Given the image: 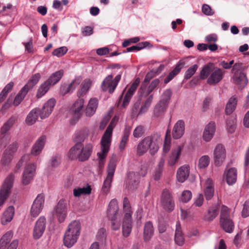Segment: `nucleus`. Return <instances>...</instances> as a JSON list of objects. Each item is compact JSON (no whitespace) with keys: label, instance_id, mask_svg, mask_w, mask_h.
Here are the masks:
<instances>
[{"label":"nucleus","instance_id":"nucleus-59","mask_svg":"<svg viewBox=\"0 0 249 249\" xmlns=\"http://www.w3.org/2000/svg\"><path fill=\"white\" fill-rule=\"evenodd\" d=\"M192 196V193L190 191L184 190L182 192L179 199L183 202H187L191 199Z\"/></svg>","mask_w":249,"mask_h":249},{"label":"nucleus","instance_id":"nucleus-23","mask_svg":"<svg viewBox=\"0 0 249 249\" xmlns=\"http://www.w3.org/2000/svg\"><path fill=\"white\" fill-rule=\"evenodd\" d=\"M185 131V123L182 120L178 121L175 124L172 132L173 138L175 139L180 138Z\"/></svg>","mask_w":249,"mask_h":249},{"label":"nucleus","instance_id":"nucleus-18","mask_svg":"<svg viewBox=\"0 0 249 249\" xmlns=\"http://www.w3.org/2000/svg\"><path fill=\"white\" fill-rule=\"evenodd\" d=\"M46 218L44 216H40L36 223L33 236L36 239H39L43 234L46 227Z\"/></svg>","mask_w":249,"mask_h":249},{"label":"nucleus","instance_id":"nucleus-63","mask_svg":"<svg viewBox=\"0 0 249 249\" xmlns=\"http://www.w3.org/2000/svg\"><path fill=\"white\" fill-rule=\"evenodd\" d=\"M131 131V127L129 126H126L124 129L123 132V135L121 139V142H124L125 143H127L128 138L129 136V134Z\"/></svg>","mask_w":249,"mask_h":249},{"label":"nucleus","instance_id":"nucleus-8","mask_svg":"<svg viewBox=\"0 0 249 249\" xmlns=\"http://www.w3.org/2000/svg\"><path fill=\"white\" fill-rule=\"evenodd\" d=\"M14 179V176L11 174L9 175L4 180L0 189V207L3 205L9 196L13 187Z\"/></svg>","mask_w":249,"mask_h":249},{"label":"nucleus","instance_id":"nucleus-55","mask_svg":"<svg viewBox=\"0 0 249 249\" xmlns=\"http://www.w3.org/2000/svg\"><path fill=\"white\" fill-rule=\"evenodd\" d=\"M153 99V95H150L145 101L144 105L142 107L140 113H143L146 112L150 106Z\"/></svg>","mask_w":249,"mask_h":249},{"label":"nucleus","instance_id":"nucleus-41","mask_svg":"<svg viewBox=\"0 0 249 249\" xmlns=\"http://www.w3.org/2000/svg\"><path fill=\"white\" fill-rule=\"evenodd\" d=\"M220 225L223 230L228 233H231L233 231L234 225L232 219L225 220L223 222L220 221Z\"/></svg>","mask_w":249,"mask_h":249},{"label":"nucleus","instance_id":"nucleus-47","mask_svg":"<svg viewBox=\"0 0 249 249\" xmlns=\"http://www.w3.org/2000/svg\"><path fill=\"white\" fill-rule=\"evenodd\" d=\"M40 78L41 75L39 73L35 74L31 77L27 84L24 87H26V89L29 90L38 83Z\"/></svg>","mask_w":249,"mask_h":249},{"label":"nucleus","instance_id":"nucleus-13","mask_svg":"<svg viewBox=\"0 0 249 249\" xmlns=\"http://www.w3.org/2000/svg\"><path fill=\"white\" fill-rule=\"evenodd\" d=\"M54 211L59 222H63L68 213V205L66 201L64 199H60L54 207Z\"/></svg>","mask_w":249,"mask_h":249},{"label":"nucleus","instance_id":"nucleus-10","mask_svg":"<svg viewBox=\"0 0 249 249\" xmlns=\"http://www.w3.org/2000/svg\"><path fill=\"white\" fill-rule=\"evenodd\" d=\"M226 150L223 145L218 144L214 147L213 151V160L215 166H221L226 159Z\"/></svg>","mask_w":249,"mask_h":249},{"label":"nucleus","instance_id":"nucleus-16","mask_svg":"<svg viewBox=\"0 0 249 249\" xmlns=\"http://www.w3.org/2000/svg\"><path fill=\"white\" fill-rule=\"evenodd\" d=\"M13 236L11 231L6 232L0 239V249H16L18 245V241L15 240L9 244Z\"/></svg>","mask_w":249,"mask_h":249},{"label":"nucleus","instance_id":"nucleus-2","mask_svg":"<svg viewBox=\"0 0 249 249\" xmlns=\"http://www.w3.org/2000/svg\"><path fill=\"white\" fill-rule=\"evenodd\" d=\"M224 71L221 69L214 67L212 63L205 65L200 72V78H207V82L211 85H215L220 82L223 78Z\"/></svg>","mask_w":249,"mask_h":249},{"label":"nucleus","instance_id":"nucleus-12","mask_svg":"<svg viewBox=\"0 0 249 249\" xmlns=\"http://www.w3.org/2000/svg\"><path fill=\"white\" fill-rule=\"evenodd\" d=\"M240 68V64H235L232 69V71L234 73L232 77L234 83L238 86L239 88L242 89L245 87L248 82V80L245 74L240 71H235V70Z\"/></svg>","mask_w":249,"mask_h":249},{"label":"nucleus","instance_id":"nucleus-53","mask_svg":"<svg viewBox=\"0 0 249 249\" xmlns=\"http://www.w3.org/2000/svg\"><path fill=\"white\" fill-rule=\"evenodd\" d=\"M210 162V158L208 155L202 156L199 160L198 166L199 168L207 167Z\"/></svg>","mask_w":249,"mask_h":249},{"label":"nucleus","instance_id":"nucleus-54","mask_svg":"<svg viewBox=\"0 0 249 249\" xmlns=\"http://www.w3.org/2000/svg\"><path fill=\"white\" fill-rule=\"evenodd\" d=\"M197 69L198 66L196 64H194L190 67L185 73L184 79L186 80L190 79L195 73Z\"/></svg>","mask_w":249,"mask_h":249},{"label":"nucleus","instance_id":"nucleus-44","mask_svg":"<svg viewBox=\"0 0 249 249\" xmlns=\"http://www.w3.org/2000/svg\"><path fill=\"white\" fill-rule=\"evenodd\" d=\"M168 105L160 101L155 107L154 110V115L156 117L161 115L165 111Z\"/></svg>","mask_w":249,"mask_h":249},{"label":"nucleus","instance_id":"nucleus-32","mask_svg":"<svg viewBox=\"0 0 249 249\" xmlns=\"http://www.w3.org/2000/svg\"><path fill=\"white\" fill-rule=\"evenodd\" d=\"M138 178L133 172L128 173L126 179V187L130 190L136 188L138 185Z\"/></svg>","mask_w":249,"mask_h":249},{"label":"nucleus","instance_id":"nucleus-26","mask_svg":"<svg viewBox=\"0 0 249 249\" xmlns=\"http://www.w3.org/2000/svg\"><path fill=\"white\" fill-rule=\"evenodd\" d=\"M107 213L108 218L121 216L119 213V207L116 199H113L110 201Z\"/></svg>","mask_w":249,"mask_h":249},{"label":"nucleus","instance_id":"nucleus-46","mask_svg":"<svg viewBox=\"0 0 249 249\" xmlns=\"http://www.w3.org/2000/svg\"><path fill=\"white\" fill-rule=\"evenodd\" d=\"M51 87V86L45 81L39 87L36 95V97L38 98L42 97L48 92Z\"/></svg>","mask_w":249,"mask_h":249},{"label":"nucleus","instance_id":"nucleus-5","mask_svg":"<svg viewBox=\"0 0 249 249\" xmlns=\"http://www.w3.org/2000/svg\"><path fill=\"white\" fill-rule=\"evenodd\" d=\"M81 231V224L78 220L72 221L68 226L63 241L65 246L71 247L77 241Z\"/></svg>","mask_w":249,"mask_h":249},{"label":"nucleus","instance_id":"nucleus-24","mask_svg":"<svg viewBox=\"0 0 249 249\" xmlns=\"http://www.w3.org/2000/svg\"><path fill=\"white\" fill-rule=\"evenodd\" d=\"M189 174V166L188 165H182L177 171V179L178 182L183 183L188 178Z\"/></svg>","mask_w":249,"mask_h":249},{"label":"nucleus","instance_id":"nucleus-56","mask_svg":"<svg viewBox=\"0 0 249 249\" xmlns=\"http://www.w3.org/2000/svg\"><path fill=\"white\" fill-rule=\"evenodd\" d=\"M145 129L142 125L137 126L133 130V136L135 138L141 137L144 133Z\"/></svg>","mask_w":249,"mask_h":249},{"label":"nucleus","instance_id":"nucleus-40","mask_svg":"<svg viewBox=\"0 0 249 249\" xmlns=\"http://www.w3.org/2000/svg\"><path fill=\"white\" fill-rule=\"evenodd\" d=\"M92 84V81L89 79H85L81 85V89L78 90L77 95L81 97L85 95L89 90Z\"/></svg>","mask_w":249,"mask_h":249},{"label":"nucleus","instance_id":"nucleus-22","mask_svg":"<svg viewBox=\"0 0 249 249\" xmlns=\"http://www.w3.org/2000/svg\"><path fill=\"white\" fill-rule=\"evenodd\" d=\"M203 192L207 200H211L214 193V183L213 180L208 178L203 187Z\"/></svg>","mask_w":249,"mask_h":249},{"label":"nucleus","instance_id":"nucleus-50","mask_svg":"<svg viewBox=\"0 0 249 249\" xmlns=\"http://www.w3.org/2000/svg\"><path fill=\"white\" fill-rule=\"evenodd\" d=\"M170 131L167 130L165 138V141L163 147V151L164 153H167L170 148L171 139H170Z\"/></svg>","mask_w":249,"mask_h":249},{"label":"nucleus","instance_id":"nucleus-17","mask_svg":"<svg viewBox=\"0 0 249 249\" xmlns=\"http://www.w3.org/2000/svg\"><path fill=\"white\" fill-rule=\"evenodd\" d=\"M216 131V124L214 122L207 124L203 130L202 138L205 142H209L213 138Z\"/></svg>","mask_w":249,"mask_h":249},{"label":"nucleus","instance_id":"nucleus-14","mask_svg":"<svg viewBox=\"0 0 249 249\" xmlns=\"http://www.w3.org/2000/svg\"><path fill=\"white\" fill-rule=\"evenodd\" d=\"M45 196L43 194H38L34 200L30 210L31 215L36 217L41 212L44 204Z\"/></svg>","mask_w":249,"mask_h":249},{"label":"nucleus","instance_id":"nucleus-57","mask_svg":"<svg viewBox=\"0 0 249 249\" xmlns=\"http://www.w3.org/2000/svg\"><path fill=\"white\" fill-rule=\"evenodd\" d=\"M61 162V157L59 155L53 156L50 161V166L52 168L57 167Z\"/></svg>","mask_w":249,"mask_h":249},{"label":"nucleus","instance_id":"nucleus-9","mask_svg":"<svg viewBox=\"0 0 249 249\" xmlns=\"http://www.w3.org/2000/svg\"><path fill=\"white\" fill-rule=\"evenodd\" d=\"M121 79V74H118L114 79L112 75H108L102 82L101 88L104 91H108L109 93H112Z\"/></svg>","mask_w":249,"mask_h":249},{"label":"nucleus","instance_id":"nucleus-43","mask_svg":"<svg viewBox=\"0 0 249 249\" xmlns=\"http://www.w3.org/2000/svg\"><path fill=\"white\" fill-rule=\"evenodd\" d=\"M16 121V119L14 117L10 118L1 126L0 133L2 134L6 133L13 126Z\"/></svg>","mask_w":249,"mask_h":249},{"label":"nucleus","instance_id":"nucleus-11","mask_svg":"<svg viewBox=\"0 0 249 249\" xmlns=\"http://www.w3.org/2000/svg\"><path fill=\"white\" fill-rule=\"evenodd\" d=\"M36 164L35 163H30L27 164L23 170L21 183L23 185H27L33 180L36 175Z\"/></svg>","mask_w":249,"mask_h":249},{"label":"nucleus","instance_id":"nucleus-4","mask_svg":"<svg viewBox=\"0 0 249 249\" xmlns=\"http://www.w3.org/2000/svg\"><path fill=\"white\" fill-rule=\"evenodd\" d=\"M93 145L89 143L85 146L81 143H75L69 151L67 157L69 160L78 159L83 161L88 160L92 152Z\"/></svg>","mask_w":249,"mask_h":249},{"label":"nucleus","instance_id":"nucleus-38","mask_svg":"<svg viewBox=\"0 0 249 249\" xmlns=\"http://www.w3.org/2000/svg\"><path fill=\"white\" fill-rule=\"evenodd\" d=\"M175 242L178 246H182L184 243V238L181 230L180 226L177 224L175 233Z\"/></svg>","mask_w":249,"mask_h":249},{"label":"nucleus","instance_id":"nucleus-30","mask_svg":"<svg viewBox=\"0 0 249 249\" xmlns=\"http://www.w3.org/2000/svg\"><path fill=\"white\" fill-rule=\"evenodd\" d=\"M98 100L96 98H91L86 108L85 114L88 117H91L93 115L97 108Z\"/></svg>","mask_w":249,"mask_h":249},{"label":"nucleus","instance_id":"nucleus-15","mask_svg":"<svg viewBox=\"0 0 249 249\" xmlns=\"http://www.w3.org/2000/svg\"><path fill=\"white\" fill-rule=\"evenodd\" d=\"M161 203L163 209L167 212L172 211L175 208V203L170 192L164 190L162 193Z\"/></svg>","mask_w":249,"mask_h":249},{"label":"nucleus","instance_id":"nucleus-39","mask_svg":"<svg viewBox=\"0 0 249 249\" xmlns=\"http://www.w3.org/2000/svg\"><path fill=\"white\" fill-rule=\"evenodd\" d=\"M232 213L231 210L225 205H222L220 211V221L223 222L225 220L232 219Z\"/></svg>","mask_w":249,"mask_h":249},{"label":"nucleus","instance_id":"nucleus-42","mask_svg":"<svg viewBox=\"0 0 249 249\" xmlns=\"http://www.w3.org/2000/svg\"><path fill=\"white\" fill-rule=\"evenodd\" d=\"M183 64L181 63H178L175 68L171 71L166 78L164 79L165 84L170 82L177 74H178L182 68Z\"/></svg>","mask_w":249,"mask_h":249},{"label":"nucleus","instance_id":"nucleus-7","mask_svg":"<svg viewBox=\"0 0 249 249\" xmlns=\"http://www.w3.org/2000/svg\"><path fill=\"white\" fill-rule=\"evenodd\" d=\"M118 161V157L115 155L113 154L109 163L108 164L107 168V177L105 179L104 184L102 187V191L105 194H107L109 191L112 179L114 175V172L116 167V164Z\"/></svg>","mask_w":249,"mask_h":249},{"label":"nucleus","instance_id":"nucleus-29","mask_svg":"<svg viewBox=\"0 0 249 249\" xmlns=\"http://www.w3.org/2000/svg\"><path fill=\"white\" fill-rule=\"evenodd\" d=\"M84 100L82 98L78 99L71 108V112L78 119L81 115V111L84 107Z\"/></svg>","mask_w":249,"mask_h":249},{"label":"nucleus","instance_id":"nucleus-36","mask_svg":"<svg viewBox=\"0 0 249 249\" xmlns=\"http://www.w3.org/2000/svg\"><path fill=\"white\" fill-rule=\"evenodd\" d=\"M64 71L63 70H59L53 73L46 81L51 86L56 84L61 79L63 75Z\"/></svg>","mask_w":249,"mask_h":249},{"label":"nucleus","instance_id":"nucleus-1","mask_svg":"<svg viewBox=\"0 0 249 249\" xmlns=\"http://www.w3.org/2000/svg\"><path fill=\"white\" fill-rule=\"evenodd\" d=\"M118 120V118L117 116L113 117L102 138L101 141V151L97 154L100 167L103 166L105 163V159L107 155L111 145L112 130L113 127L116 125Z\"/></svg>","mask_w":249,"mask_h":249},{"label":"nucleus","instance_id":"nucleus-28","mask_svg":"<svg viewBox=\"0 0 249 249\" xmlns=\"http://www.w3.org/2000/svg\"><path fill=\"white\" fill-rule=\"evenodd\" d=\"M15 213V208L13 206L8 207L3 212L0 219L1 224L6 225L13 219Z\"/></svg>","mask_w":249,"mask_h":249},{"label":"nucleus","instance_id":"nucleus-51","mask_svg":"<svg viewBox=\"0 0 249 249\" xmlns=\"http://www.w3.org/2000/svg\"><path fill=\"white\" fill-rule=\"evenodd\" d=\"M236 120L234 118L229 117L226 120V127L230 133L234 132L235 129Z\"/></svg>","mask_w":249,"mask_h":249},{"label":"nucleus","instance_id":"nucleus-19","mask_svg":"<svg viewBox=\"0 0 249 249\" xmlns=\"http://www.w3.org/2000/svg\"><path fill=\"white\" fill-rule=\"evenodd\" d=\"M55 103V100L51 98L44 104L42 109L39 111L40 117L42 119L46 118L51 114Z\"/></svg>","mask_w":249,"mask_h":249},{"label":"nucleus","instance_id":"nucleus-45","mask_svg":"<svg viewBox=\"0 0 249 249\" xmlns=\"http://www.w3.org/2000/svg\"><path fill=\"white\" fill-rule=\"evenodd\" d=\"M28 90L26 89V87H24L18 93V94L15 97L13 104L17 106L20 104L21 101L23 100L25 95L27 93Z\"/></svg>","mask_w":249,"mask_h":249},{"label":"nucleus","instance_id":"nucleus-21","mask_svg":"<svg viewBox=\"0 0 249 249\" xmlns=\"http://www.w3.org/2000/svg\"><path fill=\"white\" fill-rule=\"evenodd\" d=\"M182 150V147L180 145H178L172 149L168 158V166L172 167L176 164L180 156Z\"/></svg>","mask_w":249,"mask_h":249},{"label":"nucleus","instance_id":"nucleus-52","mask_svg":"<svg viewBox=\"0 0 249 249\" xmlns=\"http://www.w3.org/2000/svg\"><path fill=\"white\" fill-rule=\"evenodd\" d=\"M172 94V92L171 89H166L161 94L160 101L168 105Z\"/></svg>","mask_w":249,"mask_h":249},{"label":"nucleus","instance_id":"nucleus-48","mask_svg":"<svg viewBox=\"0 0 249 249\" xmlns=\"http://www.w3.org/2000/svg\"><path fill=\"white\" fill-rule=\"evenodd\" d=\"M111 222V228L112 230H119L121 227V216L108 218Z\"/></svg>","mask_w":249,"mask_h":249},{"label":"nucleus","instance_id":"nucleus-37","mask_svg":"<svg viewBox=\"0 0 249 249\" xmlns=\"http://www.w3.org/2000/svg\"><path fill=\"white\" fill-rule=\"evenodd\" d=\"M38 112V109L34 108L29 112L25 120V123L27 125H31L36 123L37 119Z\"/></svg>","mask_w":249,"mask_h":249},{"label":"nucleus","instance_id":"nucleus-3","mask_svg":"<svg viewBox=\"0 0 249 249\" xmlns=\"http://www.w3.org/2000/svg\"><path fill=\"white\" fill-rule=\"evenodd\" d=\"M158 137L153 135L148 136L139 141L136 146V155L142 156L147 152L151 155H155L159 149Z\"/></svg>","mask_w":249,"mask_h":249},{"label":"nucleus","instance_id":"nucleus-27","mask_svg":"<svg viewBox=\"0 0 249 249\" xmlns=\"http://www.w3.org/2000/svg\"><path fill=\"white\" fill-rule=\"evenodd\" d=\"M89 134V130L87 127L76 131L73 136V140L75 143H81L88 137Z\"/></svg>","mask_w":249,"mask_h":249},{"label":"nucleus","instance_id":"nucleus-20","mask_svg":"<svg viewBox=\"0 0 249 249\" xmlns=\"http://www.w3.org/2000/svg\"><path fill=\"white\" fill-rule=\"evenodd\" d=\"M182 150V147L180 145H178L172 149L168 158V166L172 167L176 164L180 156Z\"/></svg>","mask_w":249,"mask_h":249},{"label":"nucleus","instance_id":"nucleus-6","mask_svg":"<svg viewBox=\"0 0 249 249\" xmlns=\"http://www.w3.org/2000/svg\"><path fill=\"white\" fill-rule=\"evenodd\" d=\"M123 212L124 217L122 224V233L124 237H127L132 231L133 212L129 201L127 197H124L123 200Z\"/></svg>","mask_w":249,"mask_h":249},{"label":"nucleus","instance_id":"nucleus-64","mask_svg":"<svg viewBox=\"0 0 249 249\" xmlns=\"http://www.w3.org/2000/svg\"><path fill=\"white\" fill-rule=\"evenodd\" d=\"M18 147V143L17 142H14L9 145L5 150V152L13 156V154L16 152Z\"/></svg>","mask_w":249,"mask_h":249},{"label":"nucleus","instance_id":"nucleus-49","mask_svg":"<svg viewBox=\"0 0 249 249\" xmlns=\"http://www.w3.org/2000/svg\"><path fill=\"white\" fill-rule=\"evenodd\" d=\"M81 81V78L80 77H76L67 88V91L64 93L66 94L72 92L80 84Z\"/></svg>","mask_w":249,"mask_h":249},{"label":"nucleus","instance_id":"nucleus-31","mask_svg":"<svg viewBox=\"0 0 249 249\" xmlns=\"http://www.w3.org/2000/svg\"><path fill=\"white\" fill-rule=\"evenodd\" d=\"M227 183L230 185H232L235 183L237 179V170L235 168H230L225 172Z\"/></svg>","mask_w":249,"mask_h":249},{"label":"nucleus","instance_id":"nucleus-35","mask_svg":"<svg viewBox=\"0 0 249 249\" xmlns=\"http://www.w3.org/2000/svg\"><path fill=\"white\" fill-rule=\"evenodd\" d=\"M237 104V99L235 96L231 97L226 105L225 113L227 115L231 114L235 109Z\"/></svg>","mask_w":249,"mask_h":249},{"label":"nucleus","instance_id":"nucleus-62","mask_svg":"<svg viewBox=\"0 0 249 249\" xmlns=\"http://www.w3.org/2000/svg\"><path fill=\"white\" fill-rule=\"evenodd\" d=\"M140 82V80L139 78L136 79L133 84L131 85L130 87L127 90L126 93L130 96H132L137 89L139 83Z\"/></svg>","mask_w":249,"mask_h":249},{"label":"nucleus","instance_id":"nucleus-33","mask_svg":"<svg viewBox=\"0 0 249 249\" xmlns=\"http://www.w3.org/2000/svg\"><path fill=\"white\" fill-rule=\"evenodd\" d=\"M154 232V229L152 222L148 221L144 224L143 229V239L145 242L150 240Z\"/></svg>","mask_w":249,"mask_h":249},{"label":"nucleus","instance_id":"nucleus-60","mask_svg":"<svg viewBox=\"0 0 249 249\" xmlns=\"http://www.w3.org/2000/svg\"><path fill=\"white\" fill-rule=\"evenodd\" d=\"M106 230L104 228H101L97 232L96 238L98 241L103 243L106 241Z\"/></svg>","mask_w":249,"mask_h":249},{"label":"nucleus","instance_id":"nucleus-34","mask_svg":"<svg viewBox=\"0 0 249 249\" xmlns=\"http://www.w3.org/2000/svg\"><path fill=\"white\" fill-rule=\"evenodd\" d=\"M219 206L218 204L213 205L204 215V219L206 221H211L217 215Z\"/></svg>","mask_w":249,"mask_h":249},{"label":"nucleus","instance_id":"nucleus-58","mask_svg":"<svg viewBox=\"0 0 249 249\" xmlns=\"http://www.w3.org/2000/svg\"><path fill=\"white\" fill-rule=\"evenodd\" d=\"M13 156L4 151L1 160V163L3 166H7L11 162Z\"/></svg>","mask_w":249,"mask_h":249},{"label":"nucleus","instance_id":"nucleus-61","mask_svg":"<svg viewBox=\"0 0 249 249\" xmlns=\"http://www.w3.org/2000/svg\"><path fill=\"white\" fill-rule=\"evenodd\" d=\"M68 51V49L65 46L59 47L55 49L53 52V55L57 57H61L64 55Z\"/></svg>","mask_w":249,"mask_h":249},{"label":"nucleus","instance_id":"nucleus-25","mask_svg":"<svg viewBox=\"0 0 249 249\" xmlns=\"http://www.w3.org/2000/svg\"><path fill=\"white\" fill-rule=\"evenodd\" d=\"M46 139V136H41L36 140L31 151L32 155L36 156L40 154L44 148Z\"/></svg>","mask_w":249,"mask_h":249}]
</instances>
